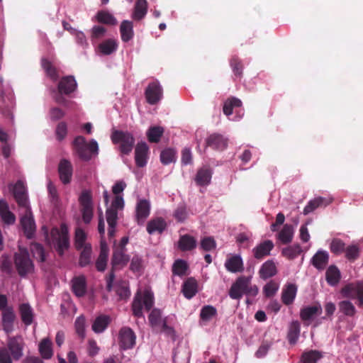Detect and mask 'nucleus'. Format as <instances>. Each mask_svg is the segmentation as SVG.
<instances>
[{"label": "nucleus", "mask_w": 363, "mask_h": 363, "mask_svg": "<svg viewBox=\"0 0 363 363\" xmlns=\"http://www.w3.org/2000/svg\"><path fill=\"white\" fill-rule=\"evenodd\" d=\"M258 291L257 286L252 284L250 276H240L231 285L228 294L232 299L240 300L243 295L255 297Z\"/></svg>", "instance_id": "obj_1"}, {"label": "nucleus", "mask_w": 363, "mask_h": 363, "mask_svg": "<svg viewBox=\"0 0 363 363\" xmlns=\"http://www.w3.org/2000/svg\"><path fill=\"white\" fill-rule=\"evenodd\" d=\"M73 146L79 157L84 161L90 160L92 154H98L99 146L97 142L91 140L87 143L85 138L81 135L74 138Z\"/></svg>", "instance_id": "obj_2"}, {"label": "nucleus", "mask_w": 363, "mask_h": 363, "mask_svg": "<svg viewBox=\"0 0 363 363\" xmlns=\"http://www.w3.org/2000/svg\"><path fill=\"white\" fill-rule=\"evenodd\" d=\"M154 304L153 293L145 290L143 293L138 291L133 298L132 303L133 314L138 318L143 316V306L144 305L146 311H150Z\"/></svg>", "instance_id": "obj_3"}, {"label": "nucleus", "mask_w": 363, "mask_h": 363, "mask_svg": "<svg viewBox=\"0 0 363 363\" xmlns=\"http://www.w3.org/2000/svg\"><path fill=\"white\" fill-rule=\"evenodd\" d=\"M14 264L21 277H25L34 271V264L26 249H20L14 255Z\"/></svg>", "instance_id": "obj_4"}, {"label": "nucleus", "mask_w": 363, "mask_h": 363, "mask_svg": "<svg viewBox=\"0 0 363 363\" xmlns=\"http://www.w3.org/2000/svg\"><path fill=\"white\" fill-rule=\"evenodd\" d=\"M111 140L113 143H120V151L123 155H128L131 152L135 144V138L133 135L128 132L122 130H115L111 135Z\"/></svg>", "instance_id": "obj_5"}, {"label": "nucleus", "mask_w": 363, "mask_h": 363, "mask_svg": "<svg viewBox=\"0 0 363 363\" xmlns=\"http://www.w3.org/2000/svg\"><path fill=\"white\" fill-rule=\"evenodd\" d=\"M51 238L55 250L60 256H62L65 251L69 247V238L67 229L65 228H62L61 230L57 228L52 229Z\"/></svg>", "instance_id": "obj_6"}, {"label": "nucleus", "mask_w": 363, "mask_h": 363, "mask_svg": "<svg viewBox=\"0 0 363 363\" xmlns=\"http://www.w3.org/2000/svg\"><path fill=\"white\" fill-rule=\"evenodd\" d=\"M79 201L82 220L85 224H89L91 221L94 216V205L91 193L87 191H84Z\"/></svg>", "instance_id": "obj_7"}, {"label": "nucleus", "mask_w": 363, "mask_h": 363, "mask_svg": "<svg viewBox=\"0 0 363 363\" xmlns=\"http://www.w3.org/2000/svg\"><path fill=\"white\" fill-rule=\"evenodd\" d=\"M145 96L149 104H157L163 97V89L158 81L150 82L145 91Z\"/></svg>", "instance_id": "obj_8"}, {"label": "nucleus", "mask_w": 363, "mask_h": 363, "mask_svg": "<svg viewBox=\"0 0 363 363\" xmlns=\"http://www.w3.org/2000/svg\"><path fill=\"white\" fill-rule=\"evenodd\" d=\"M363 281L357 283H352L346 285L342 289L341 293L344 297L350 298H357L359 303L358 306H363Z\"/></svg>", "instance_id": "obj_9"}, {"label": "nucleus", "mask_w": 363, "mask_h": 363, "mask_svg": "<svg viewBox=\"0 0 363 363\" xmlns=\"http://www.w3.org/2000/svg\"><path fill=\"white\" fill-rule=\"evenodd\" d=\"M136 335L129 327L121 328L118 334V343L120 347L123 350L132 349L135 345Z\"/></svg>", "instance_id": "obj_10"}, {"label": "nucleus", "mask_w": 363, "mask_h": 363, "mask_svg": "<svg viewBox=\"0 0 363 363\" xmlns=\"http://www.w3.org/2000/svg\"><path fill=\"white\" fill-rule=\"evenodd\" d=\"M13 197L20 207L28 208V196L23 182L18 180L13 186H10Z\"/></svg>", "instance_id": "obj_11"}, {"label": "nucleus", "mask_w": 363, "mask_h": 363, "mask_svg": "<svg viewBox=\"0 0 363 363\" xmlns=\"http://www.w3.org/2000/svg\"><path fill=\"white\" fill-rule=\"evenodd\" d=\"M24 342L21 336L9 337L7 349L15 360H18L23 356Z\"/></svg>", "instance_id": "obj_12"}, {"label": "nucleus", "mask_w": 363, "mask_h": 363, "mask_svg": "<svg viewBox=\"0 0 363 363\" xmlns=\"http://www.w3.org/2000/svg\"><path fill=\"white\" fill-rule=\"evenodd\" d=\"M126 250L121 248H113L111 264L113 270H120L127 265L130 260Z\"/></svg>", "instance_id": "obj_13"}, {"label": "nucleus", "mask_w": 363, "mask_h": 363, "mask_svg": "<svg viewBox=\"0 0 363 363\" xmlns=\"http://www.w3.org/2000/svg\"><path fill=\"white\" fill-rule=\"evenodd\" d=\"M57 172L60 181L63 184L71 182L73 175V166L71 162L67 159H62L57 167Z\"/></svg>", "instance_id": "obj_14"}, {"label": "nucleus", "mask_w": 363, "mask_h": 363, "mask_svg": "<svg viewBox=\"0 0 363 363\" xmlns=\"http://www.w3.org/2000/svg\"><path fill=\"white\" fill-rule=\"evenodd\" d=\"M150 213V204L146 199L138 200L135 207V219L139 225L144 224Z\"/></svg>", "instance_id": "obj_15"}, {"label": "nucleus", "mask_w": 363, "mask_h": 363, "mask_svg": "<svg viewBox=\"0 0 363 363\" xmlns=\"http://www.w3.org/2000/svg\"><path fill=\"white\" fill-rule=\"evenodd\" d=\"M77 88V83L73 76H65L61 78L57 89L61 94L69 95Z\"/></svg>", "instance_id": "obj_16"}, {"label": "nucleus", "mask_w": 363, "mask_h": 363, "mask_svg": "<svg viewBox=\"0 0 363 363\" xmlns=\"http://www.w3.org/2000/svg\"><path fill=\"white\" fill-rule=\"evenodd\" d=\"M206 146L222 151L228 146V139L219 133L211 134L206 140Z\"/></svg>", "instance_id": "obj_17"}, {"label": "nucleus", "mask_w": 363, "mask_h": 363, "mask_svg": "<svg viewBox=\"0 0 363 363\" xmlns=\"http://www.w3.org/2000/svg\"><path fill=\"white\" fill-rule=\"evenodd\" d=\"M20 223L25 235L29 239L31 238L35 231V224L28 208H27L26 213L21 218Z\"/></svg>", "instance_id": "obj_18"}, {"label": "nucleus", "mask_w": 363, "mask_h": 363, "mask_svg": "<svg viewBox=\"0 0 363 363\" xmlns=\"http://www.w3.org/2000/svg\"><path fill=\"white\" fill-rule=\"evenodd\" d=\"M16 320V315L12 307H9L2 312L1 314V325L3 330L6 334L11 333L14 330V321Z\"/></svg>", "instance_id": "obj_19"}, {"label": "nucleus", "mask_w": 363, "mask_h": 363, "mask_svg": "<svg viewBox=\"0 0 363 363\" xmlns=\"http://www.w3.org/2000/svg\"><path fill=\"white\" fill-rule=\"evenodd\" d=\"M149 147L146 143H138L135 150V164L139 167H143L147 164V153Z\"/></svg>", "instance_id": "obj_20"}, {"label": "nucleus", "mask_w": 363, "mask_h": 363, "mask_svg": "<svg viewBox=\"0 0 363 363\" xmlns=\"http://www.w3.org/2000/svg\"><path fill=\"white\" fill-rule=\"evenodd\" d=\"M274 248V243L272 240H267L259 243L252 250L254 257L257 259H262L266 256L269 255L270 252Z\"/></svg>", "instance_id": "obj_21"}, {"label": "nucleus", "mask_w": 363, "mask_h": 363, "mask_svg": "<svg viewBox=\"0 0 363 363\" xmlns=\"http://www.w3.org/2000/svg\"><path fill=\"white\" fill-rule=\"evenodd\" d=\"M0 217L4 224L13 225L16 222V216L9 210L7 201L0 199Z\"/></svg>", "instance_id": "obj_22"}, {"label": "nucleus", "mask_w": 363, "mask_h": 363, "mask_svg": "<svg viewBox=\"0 0 363 363\" xmlns=\"http://www.w3.org/2000/svg\"><path fill=\"white\" fill-rule=\"evenodd\" d=\"M182 291L185 298H192L198 292L197 281L194 277L188 278L183 283Z\"/></svg>", "instance_id": "obj_23"}, {"label": "nucleus", "mask_w": 363, "mask_h": 363, "mask_svg": "<svg viewBox=\"0 0 363 363\" xmlns=\"http://www.w3.org/2000/svg\"><path fill=\"white\" fill-rule=\"evenodd\" d=\"M225 267L228 272L232 273L241 272L244 270L243 262L240 255H233L225 262Z\"/></svg>", "instance_id": "obj_24"}, {"label": "nucleus", "mask_w": 363, "mask_h": 363, "mask_svg": "<svg viewBox=\"0 0 363 363\" xmlns=\"http://www.w3.org/2000/svg\"><path fill=\"white\" fill-rule=\"evenodd\" d=\"M72 289L73 293L77 297H82L86 291V282L84 276L74 277L72 281Z\"/></svg>", "instance_id": "obj_25"}, {"label": "nucleus", "mask_w": 363, "mask_h": 363, "mask_svg": "<svg viewBox=\"0 0 363 363\" xmlns=\"http://www.w3.org/2000/svg\"><path fill=\"white\" fill-rule=\"evenodd\" d=\"M22 322L26 325H30L33 322L34 313L33 308L28 303H21L18 307Z\"/></svg>", "instance_id": "obj_26"}, {"label": "nucleus", "mask_w": 363, "mask_h": 363, "mask_svg": "<svg viewBox=\"0 0 363 363\" xmlns=\"http://www.w3.org/2000/svg\"><path fill=\"white\" fill-rule=\"evenodd\" d=\"M329 255L325 251L318 250L312 257V264L318 270H323L328 263Z\"/></svg>", "instance_id": "obj_27"}, {"label": "nucleus", "mask_w": 363, "mask_h": 363, "mask_svg": "<svg viewBox=\"0 0 363 363\" xmlns=\"http://www.w3.org/2000/svg\"><path fill=\"white\" fill-rule=\"evenodd\" d=\"M212 173L209 168H200L195 176L194 181L198 186H203L210 184Z\"/></svg>", "instance_id": "obj_28"}, {"label": "nucleus", "mask_w": 363, "mask_h": 363, "mask_svg": "<svg viewBox=\"0 0 363 363\" xmlns=\"http://www.w3.org/2000/svg\"><path fill=\"white\" fill-rule=\"evenodd\" d=\"M106 218L108 223V235L109 238L115 236L116 227L117 225V221L118 219V211H113L112 209L106 208Z\"/></svg>", "instance_id": "obj_29"}, {"label": "nucleus", "mask_w": 363, "mask_h": 363, "mask_svg": "<svg viewBox=\"0 0 363 363\" xmlns=\"http://www.w3.org/2000/svg\"><path fill=\"white\" fill-rule=\"evenodd\" d=\"M120 33L121 40L125 42H129L134 36L133 23L132 21L124 20L120 26Z\"/></svg>", "instance_id": "obj_30"}, {"label": "nucleus", "mask_w": 363, "mask_h": 363, "mask_svg": "<svg viewBox=\"0 0 363 363\" xmlns=\"http://www.w3.org/2000/svg\"><path fill=\"white\" fill-rule=\"evenodd\" d=\"M277 272V267L272 260H267L263 263L259 270L260 278L264 280L274 277Z\"/></svg>", "instance_id": "obj_31"}, {"label": "nucleus", "mask_w": 363, "mask_h": 363, "mask_svg": "<svg viewBox=\"0 0 363 363\" xmlns=\"http://www.w3.org/2000/svg\"><path fill=\"white\" fill-rule=\"evenodd\" d=\"M167 224L162 218L150 220L147 224V231L149 234L155 233H162L166 228Z\"/></svg>", "instance_id": "obj_32"}, {"label": "nucleus", "mask_w": 363, "mask_h": 363, "mask_svg": "<svg viewBox=\"0 0 363 363\" xmlns=\"http://www.w3.org/2000/svg\"><path fill=\"white\" fill-rule=\"evenodd\" d=\"M147 12V1L146 0H137L134 6L132 18L135 21L142 20Z\"/></svg>", "instance_id": "obj_33"}, {"label": "nucleus", "mask_w": 363, "mask_h": 363, "mask_svg": "<svg viewBox=\"0 0 363 363\" xmlns=\"http://www.w3.org/2000/svg\"><path fill=\"white\" fill-rule=\"evenodd\" d=\"M178 246L182 251H191L196 248V240L193 236L186 234L180 236Z\"/></svg>", "instance_id": "obj_34"}, {"label": "nucleus", "mask_w": 363, "mask_h": 363, "mask_svg": "<svg viewBox=\"0 0 363 363\" xmlns=\"http://www.w3.org/2000/svg\"><path fill=\"white\" fill-rule=\"evenodd\" d=\"M340 278V272L336 266L330 265L326 270L325 279L329 285H337L339 283Z\"/></svg>", "instance_id": "obj_35"}, {"label": "nucleus", "mask_w": 363, "mask_h": 363, "mask_svg": "<svg viewBox=\"0 0 363 363\" xmlns=\"http://www.w3.org/2000/svg\"><path fill=\"white\" fill-rule=\"evenodd\" d=\"M297 291L295 284H289L282 291L281 300L285 305H290L293 303Z\"/></svg>", "instance_id": "obj_36"}, {"label": "nucleus", "mask_w": 363, "mask_h": 363, "mask_svg": "<svg viewBox=\"0 0 363 363\" xmlns=\"http://www.w3.org/2000/svg\"><path fill=\"white\" fill-rule=\"evenodd\" d=\"M41 66L45 71L46 75L50 77L53 82H56L59 78V74L57 68L52 63L46 58L41 59Z\"/></svg>", "instance_id": "obj_37"}, {"label": "nucleus", "mask_w": 363, "mask_h": 363, "mask_svg": "<svg viewBox=\"0 0 363 363\" xmlns=\"http://www.w3.org/2000/svg\"><path fill=\"white\" fill-rule=\"evenodd\" d=\"M321 313V306L320 305H315L301 309L300 316L303 321H306L311 320L315 315L320 314Z\"/></svg>", "instance_id": "obj_38"}, {"label": "nucleus", "mask_w": 363, "mask_h": 363, "mask_svg": "<svg viewBox=\"0 0 363 363\" xmlns=\"http://www.w3.org/2000/svg\"><path fill=\"white\" fill-rule=\"evenodd\" d=\"M331 201H328L325 198L323 197H317L315 198L313 200H311L308 201L307 205L303 208V214L308 215V213L313 212L314 210H315L317 208L322 206H327L328 205Z\"/></svg>", "instance_id": "obj_39"}, {"label": "nucleus", "mask_w": 363, "mask_h": 363, "mask_svg": "<svg viewBox=\"0 0 363 363\" xmlns=\"http://www.w3.org/2000/svg\"><path fill=\"white\" fill-rule=\"evenodd\" d=\"M230 66L235 76V79L242 77L244 66L242 60L237 55H233L230 60Z\"/></svg>", "instance_id": "obj_40"}, {"label": "nucleus", "mask_w": 363, "mask_h": 363, "mask_svg": "<svg viewBox=\"0 0 363 363\" xmlns=\"http://www.w3.org/2000/svg\"><path fill=\"white\" fill-rule=\"evenodd\" d=\"M110 323V318L108 315H101L96 318L93 324L92 330L96 333H102L106 330Z\"/></svg>", "instance_id": "obj_41"}, {"label": "nucleus", "mask_w": 363, "mask_h": 363, "mask_svg": "<svg viewBox=\"0 0 363 363\" xmlns=\"http://www.w3.org/2000/svg\"><path fill=\"white\" fill-rule=\"evenodd\" d=\"M79 259V265L81 267H85L91 263L92 247L91 245H86L80 250Z\"/></svg>", "instance_id": "obj_42"}, {"label": "nucleus", "mask_w": 363, "mask_h": 363, "mask_svg": "<svg viewBox=\"0 0 363 363\" xmlns=\"http://www.w3.org/2000/svg\"><path fill=\"white\" fill-rule=\"evenodd\" d=\"M39 352L45 359H50L53 355L52 342L49 338H44L39 344Z\"/></svg>", "instance_id": "obj_43"}, {"label": "nucleus", "mask_w": 363, "mask_h": 363, "mask_svg": "<svg viewBox=\"0 0 363 363\" xmlns=\"http://www.w3.org/2000/svg\"><path fill=\"white\" fill-rule=\"evenodd\" d=\"M300 335V323L298 321H293L289 325L287 338L291 345H295Z\"/></svg>", "instance_id": "obj_44"}, {"label": "nucleus", "mask_w": 363, "mask_h": 363, "mask_svg": "<svg viewBox=\"0 0 363 363\" xmlns=\"http://www.w3.org/2000/svg\"><path fill=\"white\" fill-rule=\"evenodd\" d=\"M118 44L113 39H108L99 45V51L105 55H108L115 52L117 49Z\"/></svg>", "instance_id": "obj_45"}, {"label": "nucleus", "mask_w": 363, "mask_h": 363, "mask_svg": "<svg viewBox=\"0 0 363 363\" xmlns=\"http://www.w3.org/2000/svg\"><path fill=\"white\" fill-rule=\"evenodd\" d=\"M302 252L301 247L299 244H294L283 248L281 255L289 259H294Z\"/></svg>", "instance_id": "obj_46"}, {"label": "nucleus", "mask_w": 363, "mask_h": 363, "mask_svg": "<svg viewBox=\"0 0 363 363\" xmlns=\"http://www.w3.org/2000/svg\"><path fill=\"white\" fill-rule=\"evenodd\" d=\"M322 357L323 354L320 352L311 350L304 352L301 355V360L302 363H317Z\"/></svg>", "instance_id": "obj_47"}, {"label": "nucleus", "mask_w": 363, "mask_h": 363, "mask_svg": "<svg viewBox=\"0 0 363 363\" xmlns=\"http://www.w3.org/2000/svg\"><path fill=\"white\" fill-rule=\"evenodd\" d=\"M294 237V228L291 225L286 224L279 233V239L283 244H288L292 241Z\"/></svg>", "instance_id": "obj_48"}, {"label": "nucleus", "mask_w": 363, "mask_h": 363, "mask_svg": "<svg viewBox=\"0 0 363 363\" xmlns=\"http://www.w3.org/2000/svg\"><path fill=\"white\" fill-rule=\"evenodd\" d=\"M189 266L187 262L183 259H179L174 262L172 272L174 275L182 277L186 275Z\"/></svg>", "instance_id": "obj_49"}, {"label": "nucleus", "mask_w": 363, "mask_h": 363, "mask_svg": "<svg viewBox=\"0 0 363 363\" xmlns=\"http://www.w3.org/2000/svg\"><path fill=\"white\" fill-rule=\"evenodd\" d=\"M96 17L99 23L109 26H115L117 24L116 18L108 11H100L97 13Z\"/></svg>", "instance_id": "obj_50"}, {"label": "nucleus", "mask_w": 363, "mask_h": 363, "mask_svg": "<svg viewBox=\"0 0 363 363\" xmlns=\"http://www.w3.org/2000/svg\"><path fill=\"white\" fill-rule=\"evenodd\" d=\"M241 106L242 101L239 99L235 97H231L225 101L223 111L225 115L229 116L233 113L234 108L240 107Z\"/></svg>", "instance_id": "obj_51"}, {"label": "nucleus", "mask_w": 363, "mask_h": 363, "mask_svg": "<svg viewBox=\"0 0 363 363\" xmlns=\"http://www.w3.org/2000/svg\"><path fill=\"white\" fill-rule=\"evenodd\" d=\"M163 133L164 129L160 126L150 127L147 132V137L150 143H158Z\"/></svg>", "instance_id": "obj_52"}, {"label": "nucleus", "mask_w": 363, "mask_h": 363, "mask_svg": "<svg viewBox=\"0 0 363 363\" xmlns=\"http://www.w3.org/2000/svg\"><path fill=\"white\" fill-rule=\"evenodd\" d=\"M86 235L85 232L81 228H77L75 231L74 238V246L77 250H80L86 245H90L89 243H86Z\"/></svg>", "instance_id": "obj_53"}, {"label": "nucleus", "mask_w": 363, "mask_h": 363, "mask_svg": "<svg viewBox=\"0 0 363 363\" xmlns=\"http://www.w3.org/2000/svg\"><path fill=\"white\" fill-rule=\"evenodd\" d=\"M108 261V250L101 247L99 255L96 261V268L99 272H104L107 265Z\"/></svg>", "instance_id": "obj_54"}, {"label": "nucleus", "mask_w": 363, "mask_h": 363, "mask_svg": "<svg viewBox=\"0 0 363 363\" xmlns=\"http://www.w3.org/2000/svg\"><path fill=\"white\" fill-rule=\"evenodd\" d=\"M217 315V310L211 305L204 306L200 313V318L205 321L210 320L212 318Z\"/></svg>", "instance_id": "obj_55"}, {"label": "nucleus", "mask_w": 363, "mask_h": 363, "mask_svg": "<svg viewBox=\"0 0 363 363\" xmlns=\"http://www.w3.org/2000/svg\"><path fill=\"white\" fill-rule=\"evenodd\" d=\"M85 323L86 319L83 315L77 317L74 322L76 333L82 340H84L86 335Z\"/></svg>", "instance_id": "obj_56"}, {"label": "nucleus", "mask_w": 363, "mask_h": 363, "mask_svg": "<svg viewBox=\"0 0 363 363\" xmlns=\"http://www.w3.org/2000/svg\"><path fill=\"white\" fill-rule=\"evenodd\" d=\"M340 311L347 316H353L356 313L354 305L349 301H342L339 303Z\"/></svg>", "instance_id": "obj_57"}, {"label": "nucleus", "mask_w": 363, "mask_h": 363, "mask_svg": "<svg viewBox=\"0 0 363 363\" xmlns=\"http://www.w3.org/2000/svg\"><path fill=\"white\" fill-rule=\"evenodd\" d=\"M345 257L350 262L355 261L359 257V247L357 245H349L345 250Z\"/></svg>", "instance_id": "obj_58"}, {"label": "nucleus", "mask_w": 363, "mask_h": 363, "mask_svg": "<svg viewBox=\"0 0 363 363\" xmlns=\"http://www.w3.org/2000/svg\"><path fill=\"white\" fill-rule=\"evenodd\" d=\"M175 151L173 149L167 148L161 152L160 160L163 164H169L175 160Z\"/></svg>", "instance_id": "obj_59"}, {"label": "nucleus", "mask_w": 363, "mask_h": 363, "mask_svg": "<svg viewBox=\"0 0 363 363\" xmlns=\"http://www.w3.org/2000/svg\"><path fill=\"white\" fill-rule=\"evenodd\" d=\"M330 249L333 254L340 255L345 252V243L339 238H334L330 243Z\"/></svg>", "instance_id": "obj_60"}, {"label": "nucleus", "mask_w": 363, "mask_h": 363, "mask_svg": "<svg viewBox=\"0 0 363 363\" xmlns=\"http://www.w3.org/2000/svg\"><path fill=\"white\" fill-rule=\"evenodd\" d=\"M150 325L152 327L159 326L162 323L161 311L157 308H154L148 317Z\"/></svg>", "instance_id": "obj_61"}, {"label": "nucleus", "mask_w": 363, "mask_h": 363, "mask_svg": "<svg viewBox=\"0 0 363 363\" xmlns=\"http://www.w3.org/2000/svg\"><path fill=\"white\" fill-rule=\"evenodd\" d=\"M186 207L184 204H180L174 212V218L179 223L184 222L187 218Z\"/></svg>", "instance_id": "obj_62"}, {"label": "nucleus", "mask_w": 363, "mask_h": 363, "mask_svg": "<svg viewBox=\"0 0 363 363\" xmlns=\"http://www.w3.org/2000/svg\"><path fill=\"white\" fill-rule=\"evenodd\" d=\"M67 134V125L65 122H60L55 130V135L57 140L62 141Z\"/></svg>", "instance_id": "obj_63"}, {"label": "nucleus", "mask_w": 363, "mask_h": 363, "mask_svg": "<svg viewBox=\"0 0 363 363\" xmlns=\"http://www.w3.org/2000/svg\"><path fill=\"white\" fill-rule=\"evenodd\" d=\"M216 247V243L212 237H206L201 241V248L204 251H211Z\"/></svg>", "instance_id": "obj_64"}]
</instances>
